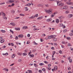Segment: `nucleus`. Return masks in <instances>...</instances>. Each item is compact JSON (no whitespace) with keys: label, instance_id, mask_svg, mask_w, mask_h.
Instances as JSON below:
<instances>
[{"label":"nucleus","instance_id":"f257e3e1","mask_svg":"<svg viewBox=\"0 0 73 73\" xmlns=\"http://www.w3.org/2000/svg\"><path fill=\"white\" fill-rule=\"evenodd\" d=\"M44 10L45 12L47 13H48V14H52V11H53V10L52 9H49L48 10L45 9Z\"/></svg>","mask_w":73,"mask_h":73},{"label":"nucleus","instance_id":"f03ea898","mask_svg":"<svg viewBox=\"0 0 73 73\" xmlns=\"http://www.w3.org/2000/svg\"><path fill=\"white\" fill-rule=\"evenodd\" d=\"M56 35H51L48 37V39H50L51 38H53L54 37H56Z\"/></svg>","mask_w":73,"mask_h":73},{"label":"nucleus","instance_id":"7ed1b4c3","mask_svg":"<svg viewBox=\"0 0 73 73\" xmlns=\"http://www.w3.org/2000/svg\"><path fill=\"white\" fill-rule=\"evenodd\" d=\"M14 2L15 1H13V0H9L7 1L6 3L9 4V3H14Z\"/></svg>","mask_w":73,"mask_h":73},{"label":"nucleus","instance_id":"20e7f679","mask_svg":"<svg viewBox=\"0 0 73 73\" xmlns=\"http://www.w3.org/2000/svg\"><path fill=\"white\" fill-rule=\"evenodd\" d=\"M66 4H67V5H73V2H70L69 3L68 2H66Z\"/></svg>","mask_w":73,"mask_h":73},{"label":"nucleus","instance_id":"39448f33","mask_svg":"<svg viewBox=\"0 0 73 73\" xmlns=\"http://www.w3.org/2000/svg\"><path fill=\"white\" fill-rule=\"evenodd\" d=\"M70 13V12L68 10L64 12L65 14H68V13Z\"/></svg>","mask_w":73,"mask_h":73},{"label":"nucleus","instance_id":"423d86ee","mask_svg":"<svg viewBox=\"0 0 73 73\" xmlns=\"http://www.w3.org/2000/svg\"><path fill=\"white\" fill-rule=\"evenodd\" d=\"M10 25H13V26H15L16 25L15 23H10Z\"/></svg>","mask_w":73,"mask_h":73},{"label":"nucleus","instance_id":"0eeeda50","mask_svg":"<svg viewBox=\"0 0 73 73\" xmlns=\"http://www.w3.org/2000/svg\"><path fill=\"white\" fill-rule=\"evenodd\" d=\"M42 18H43V17L41 16L38 17L37 19V20H40V19H42Z\"/></svg>","mask_w":73,"mask_h":73},{"label":"nucleus","instance_id":"6e6552de","mask_svg":"<svg viewBox=\"0 0 73 73\" xmlns=\"http://www.w3.org/2000/svg\"><path fill=\"white\" fill-rule=\"evenodd\" d=\"M31 4L28 3L27 5H26L25 6H26V7H29V6H31Z\"/></svg>","mask_w":73,"mask_h":73},{"label":"nucleus","instance_id":"1a4fd4ad","mask_svg":"<svg viewBox=\"0 0 73 73\" xmlns=\"http://www.w3.org/2000/svg\"><path fill=\"white\" fill-rule=\"evenodd\" d=\"M18 37L20 38H22L24 37V36H23V35H19L18 36Z\"/></svg>","mask_w":73,"mask_h":73},{"label":"nucleus","instance_id":"9d476101","mask_svg":"<svg viewBox=\"0 0 73 73\" xmlns=\"http://www.w3.org/2000/svg\"><path fill=\"white\" fill-rule=\"evenodd\" d=\"M36 17V16H33L30 17H29V19H34Z\"/></svg>","mask_w":73,"mask_h":73},{"label":"nucleus","instance_id":"9b49d317","mask_svg":"<svg viewBox=\"0 0 73 73\" xmlns=\"http://www.w3.org/2000/svg\"><path fill=\"white\" fill-rule=\"evenodd\" d=\"M68 16L69 18H71L73 17V14H69Z\"/></svg>","mask_w":73,"mask_h":73},{"label":"nucleus","instance_id":"f8f14e48","mask_svg":"<svg viewBox=\"0 0 73 73\" xmlns=\"http://www.w3.org/2000/svg\"><path fill=\"white\" fill-rule=\"evenodd\" d=\"M54 70H57V69H58V68L57 66H55L54 67Z\"/></svg>","mask_w":73,"mask_h":73},{"label":"nucleus","instance_id":"ddd939ff","mask_svg":"<svg viewBox=\"0 0 73 73\" xmlns=\"http://www.w3.org/2000/svg\"><path fill=\"white\" fill-rule=\"evenodd\" d=\"M60 7H61V6H62V5H64V4L62 3H60L59 5Z\"/></svg>","mask_w":73,"mask_h":73},{"label":"nucleus","instance_id":"4468645a","mask_svg":"<svg viewBox=\"0 0 73 73\" xmlns=\"http://www.w3.org/2000/svg\"><path fill=\"white\" fill-rule=\"evenodd\" d=\"M53 40L54 41H56L57 40V38H54L53 39Z\"/></svg>","mask_w":73,"mask_h":73},{"label":"nucleus","instance_id":"2eb2a0df","mask_svg":"<svg viewBox=\"0 0 73 73\" xmlns=\"http://www.w3.org/2000/svg\"><path fill=\"white\" fill-rule=\"evenodd\" d=\"M5 40L4 39L2 40H1V43H3L4 42Z\"/></svg>","mask_w":73,"mask_h":73},{"label":"nucleus","instance_id":"dca6fc26","mask_svg":"<svg viewBox=\"0 0 73 73\" xmlns=\"http://www.w3.org/2000/svg\"><path fill=\"white\" fill-rule=\"evenodd\" d=\"M28 28L27 26L25 27H23V29H27Z\"/></svg>","mask_w":73,"mask_h":73},{"label":"nucleus","instance_id":"f3484780","mask_svg":"<svg viewBox=\"0 0 73 73\" xmlns=\"http://www.w3.org/2000/svg\"><path fill=\"white\" fill-rule=\"evenodd\" d=\"M57 3L58 5H59L61 3V2L58 1H57Z\"/></svg>","mask_w":73,"mask_h":73},{"label":"nucleus","instance_id":"a211bd4d","mask_svg":"<svg viewBox=\"0 0 73 73\" xmlns=\"http://www.w3.org/2000/svg\"><path fill=\"white\" fill-rule=\"evenodd\" d=\"M67 46H72V44H71L68 43L67 44Z\"/></svg>","mask_w":73,"mask_h":73},{"label":"nucleus","instance_id":"6ab92c4d","mask_svg":"<svg viewBox=\"0 0 73 73\" xmlns=\"http://www.w3.org/2000/svg\"><path fill=\"white\" fill-rule=\"evenodd\" d=\"M33 43H34V45H37V44H38L35 41H34L33 42Z\"/></svg>","mask_w":73,"mask_h":73},{"label":"nucleus","instance_id":"aec40b11","mask_svg":"<svg viewBox=\"0 0 73 73\" xmlns=\"http://www.w3.org/2000/svg\"><path fill=\"white\" fill-rule=\"evenodd\" d=\"M1 32H2V33H5V30H2L1 31Z\"/></svg>","mask_w":73,"mask_h":73},{"label":"nucleus","instance_id":"412c9836","mask_svg":"<svg viewBox=\"0 0 73 73\" xmlns=\"http://www.w3.org/2000/svg\"><path fill=\"white\" fill-rule=\"evenodd\" d=\"M28 72L29 73H32V71L31 70H28Z\"/></svg>","mask_w":73,"mask_h":73},{"label":"nucleus","instance_id":"4be33fe9","mask_svg":"<svg viewBox=\"0 0 73 73\" xmlns=\"http://www.w3.org/2000/svg\"><path fill=\"white\" fill-rule=\"evenodd\" d=\"M56 23H59V20L58 19H57L56 21Z\"/></svg>","mask_w":73,"mask_h":73},{"label":"nucleus","instance_id":"5701e85b","mask_svg":"<svg viewBox=\"0 0 73 73\" xmlns=\"http://www.w3.org/2000/svg\"><path fill=\"white\" fill-rule=\"evenodd\" d=\"M16 31H20V28H15Z\"/></svg>","mask_w":73,"mask_h":73},{"label":"nucleus","instance_id":"b1692460","mask_svg":"<svg viewBox=\"0 0 73 73\" xmlns=\"http://www.w3.org/2000/svg\"><path fill=\"white\" fill-rule=\"evenodd\" d=\"M63 24H62V23L59 24V26H60V27H62V26H63Z\"/></svg>","mask_w":73,"mask_h":73},{"label":"nucleus","instance_id":"393cba45","mask_svg":"<svg viewBox=\"0 0 73 73\" xmlns=\"http://www.w3.org/2000/svg\"><path fill=\"white\" fill-rule=\"evenodd\" d=\"M51 20H52V19H47V21L48 22H49V21H51Z\"/></svg>","mask_w":73,"mask_h":73},{"label":"nucleus","instance_id":"a878e982","mask_svg":"<svg viewBox=\"0 0 73 73\" xmlns=\"http://www.w3.org/2000/svg\"><path fill=\"white\" fill-rule=\"evenodd\" d=\"M42 71H43V72H45V68H42Z\"/></svg>","mask_w":73,"mask_h":73},{"label":"nucleus","instance_id":"bb28decb","mask_svg":"<svg viewBox=\"0 0 73 73\" xmlns=\"http://www.w3.org/2000/svg\"><path fill=\"white\" fill-rule=\"evenodd\" d=\"M20 16H25V15L23 14H20Z\"/></svg>","mask_w":73,"mask_h":73},{"label":"nucleus","instance_id":"cd10ccee","mask_svg":"<svg viewBox=\"0 0 73 73\" xmlns=\"http://www.w3.org/2000/svg\"><path fill=\"white\" fill-rule=\"evenodd\" d=\"M62 43L63 44H66V42H62Z\"/></svg>","mask_w":73,"mask_h":73},{"label":"nucleus","instance_id":"c85d7f7f","mask_svg":"<svg viewBox=\"0 0 73 73\" xmlns=\"http://www.w3.org/2000/svg\"><path fill=\"white\" fill-rule=\"evenodd\" d=\"M25 9L26 11H28V10L29 9H28V7H25Z\"/></svg>","mask_w":73,"mask_h":73},{"label":"nucleus","instance_id":"c756f323","mask_svg":"<svg viewBox=\"0 0 73 73\" xmlns=\"http://www.w3.org/2000/svg\"><path fill=\"white\" fill-rule=\"evenodd\" d=\"M67 8L66 7V6H64V7L63 8V9H66Z\"/></svg>","mask_w":73,"mask_h":73},{"label":"nucleus","instance_id":"7c9ffc66","mask_svg":"<svg viewBox=\"0 0 73 73\" xmlns=\"http://www.w3.org/2000/svg\"><path fill=\"white\" fill-rule=\"evenodd\" d=\"M3 70H5V71H8V69H7L6 68H4L3 69Z\"/></svg>","mask_w":73,"mask_h":73},{"label":"nucleus","instance_id":"2f4dec72","mask_svg":"<svg viewBox=\"0 0 73 73\" xmlns=\"http://www.w3.org/2000/svg\"><path fill=\"white\" fill-rule=\"evenodd\" d=\"M40 65V66H42V65H44V63H39Z\"/></svg>","mask_w":73,"mask_h":73},{"label":"nucleus","instance_id":"473e14b6","mask_svg":"<svg viewBox=\"0 0 73 73\" xmlns=\"http://www.w3.org/2000/svg\"><path fill=\"white\" fill-rule=\"evenodd\" d=\"M10 32H11V33H12V34H13L14 33L13 31L12 30H10Z\"/></svg>","mask_w":73,"mask_h":73},{"label":"nucleus","instance_id":"72a5a7b5","mask_svg":"<svg viewBox=\"0 0 73 73\" xmlns=\"http://www.w3.org/2000/svg\"><path fill=\"white\" fill-rule=\"evenodd\" d=\"M34 31H36V30H37V28H35L33 29Z\"/></svg>","mask_w":73,"mask_h":73},{"label":"nucleus","instance_id":"f704fd0d","mask_svg":"<svg viewBox=\"0 0 73 73\" xmlns=\"http://www.w3.org/2000/svg\"><path fill=\"white\" fill-rule=\"evenodd\" d=\"M15 54H13L12 55V58H14V57H15Z\"/></svg>","mask_w":73,"mask_h":73},{"label":"nucleus","instance_id":"c9c22d12","mask_svg":"<svg viewBox=\"0 0 73 73\" xmlns=\"http://www.w3.org/2000/svg\"><path fill=\"white\" fill-rule=\"evenodd\" d=\"M54 16V15L53 14H52L51 16V17H53Z\"/></svg>","mask_w":73,"mask_h":73},{"label":"nucleus","instance_id":"e433bc0d","mask_svg":"<svg viewBox=\"0 0 73 73\" xmlns=\"http://www.w3.org/2000/svg\"><path fill=\"white\" fill-rule=\"evenodd\" d=\"M20 19V17H16L14 19Z\"/></svg>","mask_w":73,"mask_h":73},{"label":"nucleus","instance_id":"4c0bfd02","mask_svg":"<svg viewBox=\"0 0 73 73\" xmlns=\"http://www.w3.org/2000/svg\"><path fill=\"white\" fill-rule=\"evenodd\" d=\"M69 61L70 62H72V59H70V60H69Z\"/></svg>","mask_w":73,"mask_h":73},{"label":"nucleus","instance_id":"58836bf2","mask_svg":"<svg viewBox=\"0 0 73 73\" xmlns=\"http://www.w3.org/2000/svg\"><path fill=\"white\" fill-rule=\"evenodd\" d=\"M30 56H31V57H34V55H33V54L30 55Z\"/></svg>","mask_w":73,"mask_h":73},{"label":"nucleus","instance_id":"ea45409f","mask_svg":"<svg viewBox=\"0 0 73 73\" xmlns=\"http://www.w3.org/2000/svg\"><path fill=\"white\" fill-rule=\"evenodd\" d=\"M14 5H15V3H13L12 4V5H11L12 7H13V6H14Z\"/></svg>","mask_w":73,"mask_h":73},{"label":"nucleus","instance_id":"a19ab883","mask_svg":"<svg viewBox=\"0 0 73 73\" xmlns=\"http://www.w3.org/2000/svg\"><path fill=\"white\" fill-rule=\"evenodd\" d=\"M47 69L48 70H51V68L50 67H48V68H47Z\"/></svg>","mask_w":73,"mask_h":73},{"label":"nucleus","instance_id":"79ce46f5","mask_svg":"<svg viewBox=\"0 0 73 73\" xmlns=\"http://www.w3.org/2000/svg\"><path fill=\"white\" fill-rule=\"evenodd\" d=\"M67 32V31L66 30H64L63 31V32H64V33H65V32Z\"/></svg>","mask_w":73,"mask_h":73},{"label":"nucleus","instance_id":"37998d69","mask_svg":"<svg viewBox=\"0 0 73 73\" xmlns=\"http://www.w3.org/2000/svg\"><path fill=\"white\" fill-rule=\"evenodd\" d=\"M69 35H70V36H72L73 35V34L72 33H70L69 34Z\"/></svg>","mask_w":73,"mask_h":73},{"label":"nucleus","instance_id":"c03bdc74","mask_svg":"<svg viewBox=\"0 0 73 73\" xmlns=\"http://www.w3.org/2000/svg\"><path fill=\"white\" fill-rule=\"evenodd\" d=\"M22 61V60H21V59H19L18 60V61L19 62H21V61Z\"/></svg>","mask_w":73,"mask_h":73},{"label":"nucleus","instance_id":"a18cd8bd","mask_svg":"<svg viewBox=\"0 0 73 73\" xmlns=\"http://www.w3.org/2000/svg\"><path fill=\"white\" fill-rule=\"evenodd\" d=\"M67 39H68V40H70L71 38H70L69 37H67Z\"/></svg>","mask_w":73,"mask_h":73},{"label":"nucleus","instance_id":"49530a36","mask_svg":"<svg viewBox=\"0 0 73 73\" xmlns=\"http://www.w3.org/2000/svg\"><path fill=\"white\" fill-rule=\"evenodd\" d=\"M62 16H60V17H58V18L60 19H62Z\"/></svg>","mask_w":73,"mask_h":73},{"label":"nucleus","instance_id":"de8ad7c7","mask_svg":"<svg viewBox=\"0 0 73 73\" xmlns=\"http://www.w3.org/2000/svg\"><path fill=\"white\" fill-rule=\"evenodd\" d=\"M59 53H60V54H62V52L61 50H60L59 51Z\"/></svg>","mask_w":73,"mask_h":73},{"label":"nucleus","instance_id":"09e8293b","mask_svg":"<svg viewBox=\"0 0 73 73\" xmlns=\"http://www.w3.org/2000/svg\"><path fill=\"white\" fill-rule=\"evenodd\" d=\"M23 56H27V54H26L25 53H23Z\"/></svg>","mask_w":73,"mask_h":73},{"label":"nucleus","instance_id":"8fccbe9b","mask_svg":"<svg viewBox=\"0 0 73 73\" xmlns=\"http://www.w3.org/2000/svg\"><path fill=\"white\" fill-rule=\"evenodd\" d=\"M2 15L3 16H5V14L3 13L2 14Z\"/></svg>","mask_w":73,"mask_h":73},{"label":"nucleus","instance_id":"3c124183","mask_svg":"<svg viewBox=\"0 0 73 73\" xmlns=\"http://www.w3.org/2000/svg\"><path fill=\"white\" fill-rule=\"evenodd\" d=\"M11 46H14V44H13V43H11Z\"/></svg>","mask_w":73,"mask_h":73},{"label":"nucleus","instance_id":"603ef678","mask_svg":"<svg viewBox=\"0 0 73 73\" xmlns=\"http://www.w3.org/2000/svg\"><path fill=\"white\" fill-rule=\"evenodd\" d=\"M44 63H45V64H48V62L47 61H44Z\"/></svg>","mask_w":73,"mask_h":73},{"label":"nucleus","instance_id":"864d4df0","mask_svg":"<svg viewBox=\"0 0 73 73\" xmlns=\"http://www.w3.org/2000/svg\"><path fill=\"white\" fill-rule=\"evenodd\" d=\"M53 55H54L55 53H56V52L55 51H53V52L52 53Z\"/></svg>","mask_w":73,"mask_h":73},{"label":"nucleus","instance_id":"5fc2aeb1","mask_svg":"<svg viewBox=\"0 0 73 73\" xmlns=\"http://www.w3.org/2000/svg\"><path fill=\"white\" fill-rule=\"evenodd\" d=\"M67 59H68V60H70V57L69 56L68 57Z\"/></svg>","mask_w":73,"mask_h":73},{"label":"nucleus","instance_id":"6e6d98bb","mask_svg":"<svg viewBox=\"0 0 73 73\" xmlns=\"http://www.w3.org/2000/svg\"><path fill=\"white\" fill-rule=\"evenodd\" d=\"M6 47V46H4L2 47V48H3V49H5V48Z\"/></svg>","mask_w":73,"mask_h":73},{"label":"nucleus","instance_id":"4d7b16f0","mask_svg":"<svg viewBox=\"0 0 73 73\" xmlns=\"http://www.w3.org/2000/svg\"><path fill=\"white\" fill-rule=\"evenodd\" d=\"M18 36H16L15 37V39L16 40H18Z\"/></svg>","mask_w":73,"mask_h":73},{"label":"nucleus","instance_id":"13d9d810","mask_svg":"<svg viewBox=\"0 0 73 73\" xmlns=\"http://www.w3.org/2000/svg\"><path fill=\"white\" fill-rule=\"evenodd\" d=\"M46 36V35H45V34H42V36Z\"/></svg>","mask_w":73,"mask_h":73},{"label":"nucleus","instance_id":"bf43d9fd","mask_svg":"<svg viewBox=\"0 0 73 73\" xmlns=\"http://www.w3.org/2000/svg\"><path fill=\"white\" fill-rule=\"evenodd\" d=\"M37 6H38V7H41V5L40 4L38 5Z\"/></svg>","mask_w":73,"mask_h":73},{"label":"nucleus","instance_id":"052dcab7","mask_svg":"<svg viewBox=\"0 0 73 73\" xmlns=\"http://www.w3.org/2000/svg\"><path fill=\"white\" fill-rule=\"evenodd\" d=\"M61 62H62V63H64V61H63V60H61Z\"/></svg>","mask_w":73,"mask_h":73},{"label":"nucleus","instance_id":"680f3d73","mask_svg":"<svg viewBox=\"0 0 73 73\" xmlns=\"http://www.w3.org/2000/svg\"><path fill=\"white\" fill-rule=\"evenodd\" d=\"M71 70V68H70L69 67L68 68V70Z\"/></svg>","mask_w":73,"mask_h":73},{"label":"nucleus","instance_id":"e2e57ef3","mask_svg":"<svg viewBox=\"0 0 73 73\" xmlns=\"http://www.w3.org/2000/svg\"><path fill=\"white\" fill-rule=\"evenodd\" d=\"M45 6L46 7H49V5H45Z\"/></svg>","mask_w":73,"mask_h":73},{"label":"nucleus","instance_id":"0e129e2a","mask_svg":"<svg viewBox=\"0 0 73 73\" xmlns=\"http://www.w3.org/2000/svg\"><path fill=\"white\" fill-rule=\"evenodd\" d=\"M27 37H30V34H28Z\"/></svg>","mask_w":73,"mask_h":73},{"label":"nucleus","instance_id":"69168bd1","mask_svg":"<svg viewBox=\"0 0 73 73\" xmlns=\"http://www.w3.org/2000/svg\"><path fill=\"white\" fill-rule=\"evenodd\" d=\"M39 73H41V72H42V71L41 70H39Z\"/></svg>","mask_w":73,"mask_h":73},{"label":"nucleus","instance_id":"338daca9","mask_svg":"<svg viewBox=\"0 0 73 73\" xmlns=\"http://www.w3.org/2000/svg\"><path fill=\"white\" fill-rule=\"evenodd\" d=\"M4 4H5V3H1V5H3Z\"/></svg>","mask_w":73,"mask_h":73},{"label":"nucleus","instance_id":"774afa93","mask_svg":"<svg viewBox=\"0 0 73 73\" xmlns=\"http://www.w3.org/2000/svg\"><path fill=\"white\" fill-rule=\"evenodd\" d=\"M18 55H20V56L21 55V53H20V52H18Z\"/></svg>","mask_w":73,"mask_h":73}]
</instances>
